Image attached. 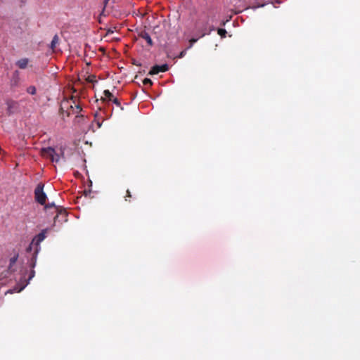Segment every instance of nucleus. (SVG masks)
Here are the masks:
<instances>
[{
  "label": "nucleus",
  "mask_w": 360,
  "mask_h": 360,
  "mask_svg": "<svg viewBox=\"0 0 360 360\" xmlns=\"http://www.w3.org/2000/svg\"><path fill=\"white\" fill-rule=\"evenodd\" d=\"M48 231V229H43L39 234H37L32 243L30 244L29 247L27 248V251L30 252L32 250V246L34 245V250L31 258L30 266L33 268L36 265L37 254L40 250V243L42 242L46 238V234Z\"/></svg>",
  "instance_id": "obj_1"
},
{
  "label": "nucleus",
  "mask_w": 360,
  "mask_h": 360,
  "mask_svg": "<svg viewBox=\"0 0 360 360\" xmlns=\"http://www.w3.org/2000/svg\"><path fill=\"white\" fill-rule=\"evenodd\" d=\"M44 185L41 183L37 184L34 190V199L40 205H45L47 198L46 194L44 192Z\"/></svg>",
  "instance_id": "obj_2"
},
{
  "label": "nucleus",
  "mask_w": 360,
  "mask_h": 360,
  "mask_svg": "<svg viewBox=\"0 0 360 360\" xmlns=\"http://www.w3.org/2000/svg\"><path fill=\"white\" fill-rule=\"evenodd\" d=\"M208 26V20H206L205 21L200 22H198L196 23V27L198 28V32L200 34V37H203L206 34H210V32L213 30H214V26L211 25L209 27Z\"/></svg>",
  "instance_id": "obj_3"
},
{
  "label": "nucleus",
  "mask_w": 360,
  "mask_h": 360,
  "mask_svg": "<svg viewBox=\"0 0 360 360\" xmlns=\"http://www.w3.org/2000/svg\"><path fill=\"white\" fill-rule=\"evenodd\" d=\"M6 104L7 105L6 112L8 115L18 112L20 109V104L18 101L8 99L6 101Z\"/></svg>",
  "instance_id": "obj_4"
},
{
  "label": "nucleus",
  "mask_w": 360,
  "mask_h": 360,
  "mask_svg": "<svg viewBox=\"0 0 360 360\" xmlns=\"http://www.w3.org/2000/svg\"><path fill=\"white\" fill-rule=\"evenodd\" d=\"M169 70V66L167 64H163L161 65H154L151 68L150 70L148 72L150 75H158L160 72H165Z\"/></svg>",
  "instance_id": "obj_5"
},
{
  "label": "nucleus",
  "mask_w": 360,
  "mask_h": 360,
  "mask_svg": "<svg viewBox=\"0 0 360 360\" xmlns=\"http://www.w3.org/2000/svg\"><path fill=\"white\" fill-rule=\"evenodd\" d=\"M40 153L42 157L51 160L53 156L56 155V150L52 147L43 148H41Z\"/></svg>",
  "instance_id": "obj_6"
},
{
  "label": "nucleus",
  "mask_w": 360,
  "mask_h": 360,
  "mask_svg": "<svg viewBox=\"0 0 360 360\" xmlns=\"http://www.w3.org/2000/svg\"><path fill=\"white\" fill-rule=\"evenodd\" d=\"M18 259V253L15 252L13 256L9 259V265L8 267V270L10 273H13L16 271V267L15 266L16 262Z\"/></svg>",
  "instance_id": "obj_7"
},
{
  "label": "nucleus",
  "mask_w": 360,
  "mask_h": 360,
  "mask_svg": "<svg viewBox=\"0 0 360 360\" xmlns=\"http://www.w3.org/2000/svg\"><path fill=\"white\" fill-rule=\"evenodd\" d=\"M72 97L70 99H66L62 101L60 105V110L65 111L67 116L71 115V112L69 110V107H71Z\"/></svg>",
  "instance_id": "obj_8"
},
{
  "label": "nucleus",
  "mask_w": 360,
  "mask_h": 360,
  "mask_svg": "<svg viewBox=\"0 0 360 360\" xmlns=\"http://www.w3.org/2000/svg\"><path fill=\"white\" fill-rule=\"evenodd\" d=\"M56 215L54 217V223L60 218V220L62 221H67V212L65 210L60 207V209L56 212Z\"/></svg>",
  "instance_id": "obj_9"
},
{
  "label": "nucleus",
  "mask_w": 360,
  "mask_h": 360,
  "mask_svg": "<svg viewBox=\"0 0 360 360\" xmlns=\"http://www.w3.org/2000/svg\"><path fill=\"white\" fill-rule=\"evenodd\" d=\"M139 37L145 39L146 41L147 44H148V46H153V40L147 32H146L144 30L141 31V32H139Z\"/></svg>",
  "instance_id": "obj_10"
},
{
  "label": "nucleus",
  "mask_w": 360,
  "mask_h": 360,
  "mask_svg": "<svg viewBox=\"0 0 360 360\" xmlns=\"http://www.w3.org/2000/svg\"><path fill=\"white\" fill-rule=\"evenodd\" d=\"M30 60L27 58H21L16 61L15 65L20 68V69H25L28 64H29Z\"/></svg>",
  "instance_id": "obj_11"
},
{
  "label": "nucleus",
  "mask_w": 360,
  "mask_h": 360,
  "mask_svg": "<svg viewBox=\"0 0 360 360\" xmlns=\"http://www.w3.org/2000/svg\"><path fill=\"white\" fill-rule=\"evenodd\" d=\"M103 94L105 96L104 98H102V100L103 101H111L112 100V98H114V96L109 90H105L103 91Z\"/></svg>",
  "instance_id": "obj_12"
},
{
  "label": "nucleus",
  "mask_w": 360,
  "mask_h": 360,
  "mask_svg": "<svg viewBox=\"0 0 360 360\" xmlns=\"http://www.w3.org/2000/svg\"><path fill=\"white\" fill-rule=\"evenodd\" d=\"M59 42V37L57 34H55L54 37L52 39L50 48L53 51L55 50V48L56 46V44H58Z\"/></svg>",
  "instance_id": "obj_13"
},
{
  "label": "nucleus",
  "mask_w": 360,
  "mask_h": 360,
  "mask_svg": "<svg viewBox=\"0 0 360 360\" xmlns=\"http://www.w3.org/2000/svg\"><path fill=\"white\" fill-rule=\"evenodd\" d=\"M60 156L64 158V153L63 151H61V154L59 155L58 153H56V155H54V156H53V158H51V162H55L56 163L59 162L60 160Z\"/></svg>",
  "instance_id": "obj_14"
},
{
  "label": "nucleus",
  "mask_w": 360,
  "mask_h": 360,
  "mask_svg": "<svg viewBox=\"0 0 360 360\" xmlns=\"http://www.w3.org/2000/svg\"><path fill=\"white\" fill-rule=\"evenodd\" d=\"M44 209L46 210H48L49 209H53L54 212H56L60 209V207L56 206V205L53 202H52V203H49L47 205H45Z\"/></svg>",
  "instance_id": "obj_15"
},
{
  "label": "nucleus",
  "mask_w": 360,
  "mask_h": 360,
  "mask_svg": "<svg viewBox=\"0 0 360 360\" xmlns=\"http://www.w3.org/2000/svg\"><path fill=\"white\" fill-rule=\"evenodd\" d=\"M26 91L27 94L30 95H35L37 93V89L34 86H30L27 88Z\"/></svg>",
  "instance_id": "obj_16"
},
{
  "label": "nucleus",
  "mask_w": 360,
  "mask_h": 360,
  "mask_svg": "<svg viewBox=\"0 0 360 360\" xmlns=\"http://www.w3.org/2000/svg\"><path fill=\"white\" fill-rule=\"evenodd\" d=\"M76 101V98L72 96L71 107H69V110L71 112V115H72L73 112H75Z\"/></svg>",
  "instance_id": "obj_17"
},
{
  "label": "nucleus",
  "mask_w": 360,
  "mask_h": 360,
  "mask_svg": "<svg viewBox=\"0 0 360 360\" xmlns=\"http://www.w3.org/2000/svg\"><path fill=\"white\" fill-rule=\"evenodd\" d=\"M217 32L221 36V38H225L227 34L226 30L222 28H219L217 30Z\"/></svg>",
  "instance_id": "obj_18"
},
{
  "label": "nucleus",
  "mask_w": 360,
  "mask_h": 360,
  "mask_svg": "<svg viewBox=\"0 0 360 360\" xmlns=\"http://www.w3.org/2000/svg\"><path fill=\"white\" fill-rule=\"evenodd\" d=\"M15 74L16 75V77L15 79H13L11 80V84L13 86H17L18 85V71H15Z\"/></svg>",
  "instance_id": "obj_19"
},
{
  "label": "nucleus",
  "mask_w": 360,
  "mask_h": 360,
  "mask_svg": "<svg viewBox=\"0 0 360 360\" xmlns=\"http://www.w3.org/2000/svg\"><path fill=\"white\" fill-rule=\"evenodd\" d=\"M82 107L80 106V105L76 102L75 112H73V114L77 115L79 112H80L82 111Z\"/></svg>",
  "instance_id": "obj_20"
},
{
  "label": "nucleus",
  "mask_w": 360,
  "mask_h": 360,
  "mask_svg": "<svg viewBox=\"0 0 360 360\" xmlns=\"http://www.w3.org/2000/svg\"><path fill=\"white\" fill-rule=\"evenodd\" d=\"M30 262H31V259L30 260V264L29 265H30ZM30 268L32 269L31 271H30V276H29V278L28 280H31L35 275V271L33 269L34 268V266L32 268L31 266H30Z\"/></svg>",
  "instance_id": "obj_21"
},
{
  "label": "nucleus",
  "mask_w": 360,
  "mask_h": 360,
  "mask_svg": "<svg viewBox=\"0 0 360 360\" xmlns=\"http://www.w3.org/2000/svg\"><path fill=\"white\" fill-rule=\"evenodd\" d=\"M143 84L144 85H148V86H151L153 84V82L151 81L150 79H148V78H145L143 80Z\"/></svg>",
  "instance_id": "obj_22"
},
{
  "label": "nucleus",
  "mask_w": 360,
  "mask_h": 360,
  "mask_svg": "<svg viewBox=\"0 0 360 360\" xmlns=\"http://www.w3.org/2000/svg\"><path fill=\"white\" fill-rule=\"evenodd\" d=\"M111 101H112L117 106L121 107V103L117 98L114 97Z\"/></svg>",
  "instance_id": "obj_23"
},
{
  "label": "nucleus",
  "mask_w": 360,
  "mask_h": 360,
  "mask_svg": "<svg viewBox=\"0 0 360 360\" xmlns=\"http://www.w3.org/2000/svg\"><path fill=\"white\" fill-rule=\"evenodd\" d=\"M127 198H131V192H130V191H129V190H127V195H126V196H125V200H126V201L129 200L127 199Z\"/></svg>",
  "instance_id": "obj_24"
},
{
  "label": "nucleus",
  "mask_w": 360,
  "mask_h": 360,
  "mask_svg": "<svg viewBox=\"0 0 360 360\" xmlns=\"http://www.w3.org/2000/svg\"><path fill=\"white\" fill-rule=\"evenodd\" d=\"M197 41H198V39L192 38L191 39H190V41H189L190 46L189 47H191L193 45V44L195 43Z\"/></svg>",
  "instance_id": "obj_25"
},
{
  "label": "nucleus",
  "mask_w": 360,
  "mask_h": 360,
  "mask_svg": "<svg viewBox=\"0 0 360 360\" xmlns=\"http://www.w3.org/2000/svg\"><path fill=\"white\" fill-rule=\"evenodd\" d=\"M186 50H184L182 51L180 54H179V58H183L185 55H186Z\"/></svg>",
  "instance_id": "obj_26"
},
{
  "label": "nucleus",
  "mask_w": 360,
  "mask_h": 360,
  "mask_svg": "<svg viewBox=\"0 0 360 360\" xmlns=\"http://www.w3.org/2000/svg\"><path fill=\"white\" fill-rule=\"evenodd\" d=\"M132 64L135 65H141V64L139 63L135 59L132 60Z\"/></svg>",
  "instance_id": "obj_27"
},
{
  "label": "nucleus",
  "mask_w": 360,
  "mask_h": 360,
  "mask_svg": "<svg viewBox=\"0 0 360 360\" xmlns=\"http://www.w3.org/2000/svg\"><path fill=\"white\" fill-rule=\"evenodd\" d=\"M94 77H89L88 79H87V81L89 82H94Z\"/></svg>",
  "instance_id": "obj_28"
},
{
  "label": "nucleus",
  "mask_w": 360,
  "mask_h": 360,
  "mask_svg": "<svg viewBox=\"0 0 360 360\" xmlns=\"http://www.w3.org/2000/svg\"><path fill=\"white\" fill-rule=\"evenodd\" d=\"M108 1H109V0H105V1H104L105 4H107V3L108 2Z\"/></svg>",
  "instance_id": "obj_29"
},
{
  "label": "nucleus",
  "mask_w": 360,
  "mask_h": 360,
  "mask_svg": "<svg viewBox=\"0 0 360 360\" xmlns=\"http://www.w3.org/2000/svg\"><path fill=\"white\" fill-rule=\"evenodd\" d=\"M98 127H100L101 124V123H99V122H98Z\"/></svg>",
  "instance_id": "obj_30"
}]
</instances>
